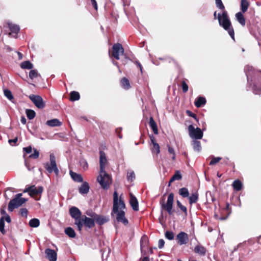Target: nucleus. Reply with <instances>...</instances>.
Returning <instances> with one entry per match:
<instances>
[{"label": "nucleus", "mask_w": 261, "mask_h": 261, "mask_svg": "<svg viewBox=\"0 0 261 261\" xmlns=\"http://www.w3.org/2000/svg\"><path fill=\"white\" fill-rule=\"evenodd\" d=\"M125 208L124 202L120 198L118 200V196L116 191L113 195V212L117 214L116 220L118 222H121L125 225L128 223L127 219L125 217V213L123 211Z\"/></svg>", "instance_id": "1"}, {"label": "nucleus", "mask_w": 261, "mask_h": 261, "mask_svg": "<svg viewBox=\"0 0 261 261\" xmlns=\"http://www.w3.org/2000/svg\"><path fill=\"white\" fill-rule=\"evenodd\" d=\"M218 19L220 26L227 31L232 39H234V33L231 25V22L229 19L227 12L223 11L222 14H218Z\"/></svg>", "instance_id": "2"}, {"label": "nucleus", "mask_w": 261, "mask_h": 261, "mask_svg": "<svg viewBox=\"0 0 261 261\" xmlns=\"http://www.w3.org/2000/svg\"><path fill=\"white\" fill-rule=\"evenodd\" d=\"M97 181L101 187L106 190L109 189L112 182L111 176L105 171H99Z\"/></svg>", "instance_id": "3"}, {"label": "nucleus", "mask_w": 261, "mask_h": 261, "mask_svg": "<svg viewBox=\"0 0 261 261\" xmlns=\"http://www.w3.org/2000/svg\"><path fill=\"white\" fill-rule=\"evenodd\" d=\"M21 193L17 194L14 198L10 201L8 204V211L12 212L15 208H17L25 202L27 200L21 198Z\"/></svg>", "instance_id": "4"}, {"label": "nucleus", "mask_w": 261, "mask_h": 261, "mask_svg": "<svg viewBox=\"0 0 261 261\" xmlns=\"http://www.w3.org/2000/svg\"><path fill=\"white\" fill-rule=\"evenodd\" d=\"M50 163H46L44 167L49 173L54 172L56 175L59 174V171L56 162V158L54 154L51 153L49 155Z\"/></svg>", "instance_id": "5"}, {"label": "nucleus", "mask_w": 261, "mask_h": 261, "mask_svg": "<svg viewBox=\"0 0 261 261\" xmlns=\"http://www.w3.org/2000/svg\"><path fill=\"white\" fill-rule=\"evenodd\" d=\"M71 216L75 219V224L77 225L79 230H81V212L80 210L74 206L71 207L69 210Z\"/></svg>", "instance_id": "6"}, {"label": "nucleus", "mask_w": 261, "mask_h": 261, "mask_svg": "<svg viewBox=\"0 0 261 261\" xmlns=\"http://www.w3.org/2000/svg\"><path fill=\"white\" fill-rule=\"evenodd\" d=\"M174 201V194L171 193L168 195L166 203L163 202L161 203V208L162 210L166 211L170 215H172L173 204Z\"/></svg>", "instance_id": "7"}, {"label": "nucleus", "mask_w": 261, "mask_h": 261, "mask_svg": "<svg viewBox=\"0 0 261 261\" xmlns=\"http://www.w3.org/2000/svg\"><path fill=\"white\" fill-rule=\"evenodd\" d=\"M189 136L191 138L195 139H201L203 137V132L199 127L195 128L193 125L188 126Z\"/></svg>", "instance_id": "8"}, {"label": "nucleus", "mask_w": 261, "mask_h": 261, "mask_svg": "<svg viewBox=\"0 0 261 261\" xmlns=\"http://www.w3.org/2000/svg\"><path fill=\"white\" fill-rule=\"evenodd\" d=\"M124 51V48L121 44L118 43H115L113 45L112 47V56L116 60H119L120 55H123Z\"/></svg>", "instance_id": "9"}, {"label": "nucleus", "mask_w": 261, "mask_h": 261, "mask_svg": "<svg viewBox=\"0 0 261 261\" xmlns=\"http://www.w3.org/2000/svg\"><path fill=\"white\" fill-rule=\"evenodd\" d=\"M29 98L38 108L43 109L44 108L45 103L42 98L39 95L31 94L29 96Z\"/></svg>", "instance_id": "10"}, {"label": "nucleus", "mask_w": 261, "mask_h": 261, "mask_svg": "<svg viewBox=\"0 0 261 261\" xmlns=\"http://www.w3.org/2000/svg\"><path fill=\"white\" fill-rule=\"evenodd\" d=\"M43 190L42 187H36L35 186H32L24 190V192H29L31 196L41 194Z\"/></svg>", "instance_id": "11"}, {"label": "nucleus", "mask_w": 261, "mask_h": 261, "mask_svg": "<svg viewBox=\"0 0 261 261\" xmlns=\"http://www.w3.org/2000/svg\"><path fill=\"white\" fill-rule=\"evenodd\" d=\"M149 240L148 237L146 235H143L140 240V247L141 253L143 255L147 254V250L148 249Z\"/></svg>", "instance_id": "12"}, {"label": "nucleus", "mask_w": 261, "mask_h": 261, "mask_svg": "<svg viewBox=\"0 0 261 261\" xmlns=\"http://www.w3.org/2000/svg\"><path fill=\"white\" fill-rule=\"evenodd\" d=\"M87 214L92 217L96 222L99 225H102L108 221L109 219L107 217H103L96 215L95 213L92 212H87Z\"/></svg>", "instance_id": "13"}, {"label": "nucleus", "mask_w": 261, "mask_h": 261, "mask_svg": "<svg viewBox=\"0 0 261 261\" xmlns=\"http://www.w3.org/2000/svg\"><path fill=\"white\" fill-rule=\"evenodd\" d=\"M176 240L179 245H185L189 242V237L187 233L181 231L176 236Z\"/></svg>", "instance_id": "14"}, {"label": "nucleus", "mask_w": 261, "mask_h": 261, "mask_svg": "<svg viewBox=\"0 0 261 261\" xmlns=\"http://www.w3.org/2000/svg\"><path fill=\"white\" fill-rule=\"evenodd\" d=\"M81 219L82 220L81 223L82 224L81 229L83 227V224L89 228H92L94 226V219L87 217L86 216H83Z\"/></svg>", "instance_id": "15"}, {"label": "nucleus", "mask_w": 261, "mask_h": 261, "mask_svg": "<svg viewBox=\"0 0 261 261\" xmlns=\"http://www.w3.org/2000/svg\"><path fill=\"white\" fill-rule=\"evenodd\" d=\"M151 142V150L153 153L159 154L160 152V147L158 143H156L155 139L153 136H150Z\"/></svg>", "instance_id": "16"}, {"label": "nucleus", "mask_w": 261, "mask_h": 261, "mask_svg": "<svg viewBox=\"0 0 261 261\" xmlns=\"http://www.w3.org/2000/svg\"><path fill=\"white\" fill-rule=\"evenodd\" d=\"M99 153H100V159H99L100 170H99V171H105V168L108 163V161L106 158V154L102 151H100L99 152Z\"/></svg>", "instance_id": "17"}, {"label": "nucleus", "mask_w": 261, "mask_h": 261, "mask_svg": "<svg viewBox=\"0 0 261 261\" xmlns=\"http://www.w3.org/2000/svg\"><path fill=\"white\" fill-rule=\"evenodd\" d=\"M46 258L49 261H56L57 254L55 251L50 248H47L45 250Z\"/></svg>", "instance_id": "18"}, {"label": "nucleus", "mask_w": 261, "mask_h": 261, "mask_svg": "<svg viewBox=\"0 0 261 261\" xmlns=\"http://www.w3.org/2000/svg\"><path fill=\"white\" fill-rule=\"evenodd\" d=\"M129 203L133 210L135 211H138L139 210V205L138 200L136 197L135 196H134L132 194H130Z\"/></svg>", "instance_id": "19"}, {"label": "nucleus", "mask_w": 261, "mask_h": 261, "mask_svg": "<svg viewBox=\"0 0 261 261\" xmlns=\"http://www.w3.org/2000/svg\"><path fill=\"white\" fill-rule=\"evenodd\" d=\"M194 251L201 256H204L206 252V249L202 245L198 244L195 247Z\"/></svg>", "instance_id": "20"}, {"label": "nucleus", "mask_w": 261, "mask_h": 261, "mask_svg": "<svg viewBox=\"0 0 261 261\" xmlns=\"http://www.w3.org/2000/svg\"><path fill=\"white\" fill-rule=\"evenodd\" d=\"M9 27L11 31L9 33V35L10 36L12 34H14L13 36L14 37H16V36L20 30L19 27L18 25L11 23L9 24Z\"/></svg>", "instance_id": "21"}, {"label": "nucleus", "mask_w": 261, "mask_h": 261, "mask_svg": "<svg viewBox=\"0 0 261 261\" xmlns=\"http://www.w3.org/2000/svg\"><path fill=\"white\" fill-rule=\"evenodd\" d=\"M243 13H244L239 12L236 13L235 15L237 20L242 26H244L245 25V23H246L245 17L243 14Z\"/></svg>", "instance_id": "22"}, {"label": "nucleus", "mask_w": 261, "mask_h": 261, "mask_svg": "<svg viewBox=\"0 0 261 261\" xmlns=\"http://www.w3.org/2000/svg\"><path fill=\"white\" fill-rule=\"evenodd\" d=\"M79 192L82 194H87L89 191V186L88 182H84L79 189Z\"/></svg>", "instance_id": "23"}, {"label": "nucleus", "mask_w": 261, "mask_h": 261, "mask_svg": "<svg viewBox=\"0 0 261 261\" xmlns=\"http://www.w3.org/2000/svg\"><path fill=\"white\" fill-rule=\"evenodd\" d=\"M46 125L50 127L60 126L62 125V122L58 119H53L47 120L46 122Z\"/></svg>", "instance_id": "24"}, {"label": "nucleus", "mask_w": 261, "mask_h": 261, "mask_svg": "<svg viewBox=\"0 0 261 261\" xmlns=\"http://www.w3.org/2000/svg\"><path fill=\"white\" fill-rule=\"evenodd\" d=\"M70 175L74 181L77 182H83V179L81 174H77L75 172L70 171Z\"/></svg>", "instance_id": "25"}, {"label": "nucleus", "mask_w": 261, "mask_h": 261, "mask_svg": "<svg viewBox=\"0 0 261 261\" xmlns=\"http://www.w3.org/2000/svg\"><path fill=\"white\" fill-rule=\"evenodd\" d=\"M149 126L154 134H158V129L156 124L152 117L149 118Z\"/></svg>", "instance_id": "26"}, {"label": "nucleus", "mask_w": 261, "mask_h": 261, "mask_svg": "<svg viewBox=\"0 0 261 261\" xmlns=\"http://www.w3.org/2000/svg\"><path fill=\"white\" fill-rule=\"evenodd\" d=\"M198 199V194L197 192L192 193L190 196H189V203L190 204L196 203Z\"/></svg>", "instance_id": "27"}, {"label": "nucleus", "mask_w": 261, "mask_h": 261, "mask_svg": "<svg viewBox=\"0 0 261 261\" xmlns=\"http://www.w3.org/2000/svg\"><path fill=\"white\" fill-rule=\"evenodd\" d=\"M249 6V3L247 0H241V12L245 13Z\"/></svg>", "instance_id": "28"}, {"label": "nucleus", "mask_w": 261, "mask_h": 261, "mask_svg": "<svg viewBox=\"0 0 261 261\" xmlns=\"http://www.w3.org/2000/svg\"><path fill=\"white\" fill-rule=\"evenodd\" d=\"M206 103V99L204 97H199L195 101V105L196 107L199 108L202 106L204 105Z\"/></svg>", "instance_id": "29"}, {"label": "nucleus", "mask_w": 261, "mask_h": 261, "mask_svg": "<svg viewBox=\"0 0 261 261\" xmlns=\"http://www.w3.org/2000/svg\"><path fill=\"white\" fill-rule=\"evenodd\" d=\"M232 186L234 190L239 191L242 189V184L239 180H235L233 182Z\"/></svg>", "instance_id": "30"}, {"label": "nucleus", "mask_w": 261, "mask_h": 261, "mask_svg": "<svg viewBox=\"0 0 261 261\" xmlns=\"http://www.w3.org/2000/svg\"><path fill=\"white\" fill-rule=\"evenodd\" d=\"M29 224L30 227L36 228L39 226L40 221L38 219L33 218L30 220Z\"/></svg>", "instance_id": "31"}, {"label": "nucleus", "mask_w": 261, "mask_h": 261, "mask_svg": "<svg viewBox=\"0 0 261 261\" xmlns=\"http://www.w3.org/2000/svg\"><path fill=\"white\" fill-rule=\"evenodd\" d=\"M20 67L22 69H31L33 67V64L29 61H27L20 64Z\"/></svg>", "instance_id": "32"}, {"label": "nucleus", "mask_w": 261, "mask_h": 261, "mask_svg": "<svg viewBox=\"0 0 261 261\" xmlns=\"http://www.w3.org/2000/svg\"><path fill=\"white\" fill-rule=\"evenodd\" d=\"M80 95L78 92L72 91L70 94V100L72 101L77 100L80 99Z\"/></svg>", "instance_id": "33"}, {"label": "nucleus", "mask_w": 261, "mask_h": 261, "mask_svg": "<svg viewBox=\"0 0 261 261\" xmlns=\"http://www.w3.org/2000/svg\"><path fill=\"white\" fill-rule=\"evenodd\" d=\"M65 233L70 238H74L75 237V232L71 227H67L65 230Z\"/></svg>", "instance_id": "34"}, {"label": "nucleus", "mask_w": 261, "mask_h": 261, "mask_svg": "<svg viewBox=\"0 0 261 261\" xmlns=\"http://www.w3.org/2000/svg\"><path fill=\"white\" fill-rule=\"evenodd\" d=\"M121 84L122 87L125 89H128L130 87V84L129 81L126 77H123L121 81Z\"/></svg>", "instance_id": "35"}, {"label": "nucleus", "mask_w": 261, "mask_h": 261, "mask_svg": "<svg viewBox=\"0 0 261 261\" xmlns=\"http://www.w3.org/2000/svg\"><path fill=\"white\" fill-rule=\"evenodd\" d=\"M179 194L182 197L186 198L189 196V192L187 188H182L179 190Z\"/></svg>", "instance_id": "36"}, {"label": "nucleus", "mask_w": 261, "mask_h": 261, "mask_svg": "<svg viewBox=\"0 0 261 261\" xmlns=\"http://www.w3.org/2000/svg\"><path fill=\"white\" fill-rule=\"evenodd\" d=\"M80 164L84 171H86L88 170V164L85 159H81L80 160Z\"/></svg>", "instance_id": "37"}, {"label": "nucleus", "mask_w": 261, "mask_h": 261, "mask_svg": "<svg viewBox=\"0 0 261 261\" xmlns=\"http://www.w3.org/2000/svg\"><path fill=\"white\" fill-rule=\"evenodd\" d=\"M193 148L195 150L199 151L201 149V144L200 142L197 140H193L192 143Z\"/></svg>", "instance_id": "38"}, {"label": "nucleus", "mask_w": 261, "mask_h": 261, "mask_svg": "<svg viewBox=\"0 0 261 261\" xmlns=\"http://www.w3.org/2000/svg\"><path fill=\"white\" fill-rule=\"evenodd\" d=\"M26 115L29 119L32 120L34 118L36 113L34 111L31 109H27L26 110Z\"/></svg>", "instance_id": "39"}, {"label": "nucleus", "mask_w": 261, "mask_h": 261, "mask_svg": "<svg viewBox=\"0 0 261 261\" xmlns=\"http://www.w3.org/2000/svg\"><path fill=\"white\" fill-rule=\"evenodd\" d=\"M182 178L181 175L179 171L175 172V174L170 179V182H173L176 180H180Z\"/></svg>", "instance_id": "40"}, {"label": "nucleus", "mask_w": 261, "mask_h": 261, "mask_svg": "<svg viewBox=\"0 0 261 261\" xmlns=\"http://www.w3.org/2000/svg\"><path fill=\"white\" fill-rule=\"evenodd\" d=\"M4 95L10 100H12L14 99L13 95L11 91L9 89H4Z\"/></svg>", "instance_id": "41"}, {"label": "nucleus", "mask_w": 261, "mask_h": 261, "mask_svg": "<svg viewBox=\"0 0 261 261\" xmlns=\"http://www.w3.org/2000/svg\"><path fill=\"white\" fill-rule=\"evenodd\" d=\"M5 220L4 218L3 217H1L0 219V231L2 234H4L6 233V231L5 230Z\"/></svg>", "instance_id": "42"}, {"label": "nucleus", "mask_w": 261, "mask_h": 261, "mask_svg": "<svg viewBox=\"0 0 261 261\" xmlns=\"http://www.w3.org/2000/svg\"><path fill=\"white\" fill-rule=\"evenodd\" d=\"M165 237L169 240H173L174 237V233L172 231H167L165 232Z\"/></svg>", "instance_id": "43"}, {"label": "nucleus", "mask_w": 261, "mask_h": 261, "mask_svg": "<svg viewBox=\"0 0 261 261\" xmlns=\"http://www.w3.org/2000/svg\"><path fill=\"white\" fill-rule=\"evenodd\" d=\"M38 75L39 74L36 70H31L30 71L29 77L32 80L38 77Z\"/></svg>", "instance_id": "44"}, {"label": "nucleus", "mask_w": 261, "mask_h": 261, "mask_svg": "<svg viewBox=\"0 0 261 261\" xmlns=\"http://www.w3.org/2000/svg\"><path fill=\"white\" fill-rule=\"evenodd\" d=\"M177 205L181 211L187 214V209L186 206H184L178 200L177 201Z\"/></svg>", "instance_id": "45"}, {"label": "nucleus", "mask_w": 261, "mask_h": 261, "mask_svg": "<svg viewBox=\"0 0 261 261\" xmlns=\"http://www.w3.org/2000/svg\"><path fill=\"white\" fill-rule=\"evenodd\" d=\"M216 4L217 7L218 8H219L223 11L225 10V7H224V5L223 4L221 0H216Z\"/></svg>", "instance_id": "46"}, {"label": "nucleus", "mask_w": 261, "mask_h": 261, "mask_svg": "<svg viewBox=\"0 0 261 261\" xmlns=\"http://www.w3.org/2000/svg\"><path fill=\"white\" fill-rule=\"evenodd\" d=\"M128 180L133 181L135 178V173L133 171H130L127 173V175Z\"/></svg>", "instance_id": "47"}, {"label": "nucleus", "mask_w": 261, "mask_h": 261, "mask_svg": "<svg viewBox=\"0 0 261 261\" xmlns=\"http://www.w3.org/2000/svg\"><path fill=\"white\" fill-rule=\"evenodd\" d=\"M39 155V152L36 149H34V153L30 155L29 157L33 159H37Z\"/></svg>", "instance_id": "48"}, {"label": "nucleus", "mask_w": 261, "mask_h": 261, "mask_svg": "<svg viewBox=\"0 0 261 261\" xmlns=\"http://www.w3.org/2000/svg\"><path fill=\"white\" fill-rule=\"evenodd\" d=\"M19 213L22 217L26 218L28 215V211L27 208H22L20 210Z\"/></svg>", "instance_id": "49"}, {"label": "nucleus", "mask_w": 261, "mask_h": 261, "mask_svg": "<svg viewBox=\"0 0 261 261\" xmlns=\"http://www.w3.org/2000/svg\"><path fill=\"white\" fill-rule=\"evenodd\" d=\"M221 160L220 157L213 158L210 162V165H213L218 163Z\"/></svg>", "instance_id": "50"}, {"label": "nucleus", "mask_w": 261, "mask_h": 261, "mask_svg": "<svg viewBox=\"0 0 261 261\" xmlns=\"http://www.w3.org/2000/svg\"><path fill=\"white\" fill-rule=\"evenodd\" d=\"M181 87L184 93H186L188 90V85L185 81L181 82Z\"/></svg>", "instance_id": "51"}, {"label": "nucleus", "mask_w": 261, "mask_h": 261, "mask_svg": "<svg viewBox=\"0 0 261 261\" xmlns=\"http://www.w3.org/2000/svg\"><path fill=\"white\" fill-rule=\"evenodd\" d=\"M23 151L26 153H30L32 152V148L31 146H28L27 147H24L23 148Z\"/></svg>", "instance_id": "52"}, {"label": "nucleus", "mask_w": 261, "mask_h": 261, "mask_svg": "<svg viewBox=\"0 0 261 261\" xmlns=\"http://www.w3.org/2000/svg\"><path fill=\"white\" fill-rule=\"evenodd\" d=\"M165 244V241L163 239H160L158 242V247L160 249H162Z\"/></svg>", "instance_id": "53"}, {"label": "nucleus", "mask_w": 261, "mask_h": 261, "mask_svg": "<svg viewBox=\"0 0 261 261\" xmlns=\"http://www.w3.org/2000/svg\"><path fill=\"white\" fill-rule=\"evenodd\" d=\"M168 151H169V153H170L173 154V156H172V158L173 160H174L175 159V155L174 149L172 148H171V147L168 146Z\"/></svg>", "instance_id": "54"}, {"label": "nucleus", "mask_w": 261, "mask_h": 261, "mask_svg": "<svg viewBox=\"0 0 261 261\" xmlns=\"http://www.w3.org/2000/svg\"><path fill=\"white\" fill-rule=\"evenodd\" d=\"M187 113L189 116H191V117L194 118L197 121V119L196 118V115L195 114L193 113L192 112H191L190 111H187Z\"/></svg>", "instance_id": "55"}, {"label": "nucleus", "mask_w": 261, "mask_h": 261, "mask_svg": "<svg viewBox=\"0 0 261 261\" xmlns=\"http://www.w3.org/2000/svg\"><path fill=\"white\" fill-rule=\"evenodd\" d=\"M91 3L92 6H93L95 10H97V4L96 3V0H91Z\"/></svg>", "instance_id": "56"}, {"label": "nucleus", "mask_w": 261, "mask_h": 261, "mask_svg": "<svg viewBox=\"0 0 261 261\" xmlns=\"http://www.w3.org/2000/svg\"><path fill=\"white\" fill-rule=\"evenodd\" d=\"M17 141H18V139L17 137H16L13 139H10L9 140V142L10 144H11L12 143H14V144H15L17 142Z\"/></svg>", "instance_id": "57"}, {"label": "nucleus", "mask_w": 261, "mask_h": 261, "mask_svg": "<svg viewBox=\"0 0 261 261\" xmlns=\"http://www.w3.org/2000/svg\"><path fill=\"white\" fill-rule=\"evenodd\" d=\"M135 64L140 68V70L142 73V65H141V64L140 63V62L139 61H136L135 62Z\"/></svg>", "instance_id": "58"}, {"label": "nucleus", "mask_w": 261, "mask_h": 261, "mask_svg": "<svg viewBox=\"0 0 261 261\" xmlns=\"http://www.w3.org/2000/svg\"><path fill=\"white\" fill-rule=\"evenodd\" d=\"M20 121L23 124H25L27 123V120L24 116H22L20 119Z\"/></svg>", "instance_id": "59"}, {"label": "nucleus", "mask_w": 261, "mask_h": 261, "mask_svg": "<svg viewBox=\"0 0 261 261\" xmlns=\"http://www.w3.org/2000/svg\"><path fill=\"white\" fill-rule=\"evenodd\" d=\"M5 220L8 223H10L11 222V218H10V217L9 215H7V216H6V218H5Z\"/></svg>", "instance_id": "60"}, {"label": "nucleus", "mask_w": 261, "mask_h": 261, "mask_svg": "<svg viewBox=\"0 0 261 261\" xmlns=\"http://www.w3.org/2000/svg\"><path fill=\"white\" fill-rule=\"evenodd\" d=\"M142 261H149V259L147 256H145L143 258Z\"/></svg>", "instance_id": "61"}, {"label": "nucleus", "mask_w": 261, "mask_h": 261, "mask_svg": "<svg viewBox=\"0 0 261 261\" xmlns=\"http://www.w3.org/2000/svg\"><path fill=\"white\" fill-rule=\"evenodd\" d=\"M18 57H19V59H22V54L19 53V52H18Z\"/></svg>", "instance_id": "62"}, {"label": "nucleus", "mask_w": 261, "mask_h": 261, "mask_svg": "<svg viewBox=\"0 0 261 261\" xmlns=\"http://www.w3.org/2000/svg\"><path fill=\"white\" fill-rule=\"evenodd\" d=\"M149 252H150V253L151 254V253H152V248H150L149 249Z\"/></svg>", "instance_id": "63"}, {"label": "nucleus", "mask_w": 261, "mask_h": 261, "mask_svg": "<svg viewBox=\"0 0 261 261\" xmlns=\"http://www.w3.org/2000/svg\"><path fill=\"white\" fill-rule=\"evenodd\" d=\"M216 15H217L216 12H215V13L214 14V16L215 19L216 18Z\"/></svg>", "instance_id": "64"}]
</instances>
